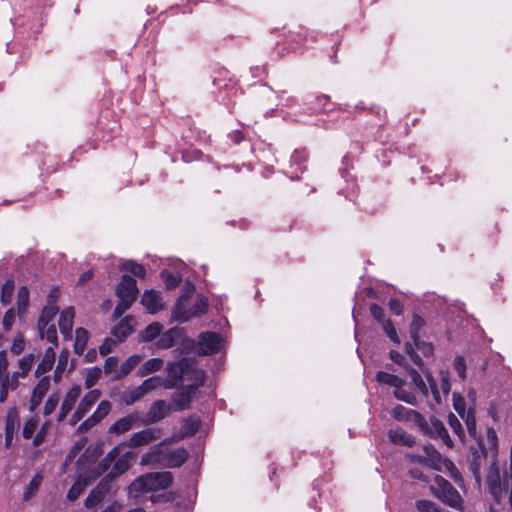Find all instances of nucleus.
<instances>
[{
	"instance_id": "obj_31",
	"label": "nucleus",
	"mask_w": 512,
	"mask_h": 512,
	"mask_svg": "<svg viewBox=\"0 0 512 512\" xmlns=\"http://www.w3.org/2000/svg\"><path fill=\"white\" fill-rule=\"evenodd\" d=\"M142 361V356L140 355H131L129 356L120 367L115 370V375L113 376L114 380L121 379L128 375L140 362Z\"/></svg>"
},
{
	"instance_id": "obj_63",
	"label": "nucleus",
	"mask_w": 512,
	"mask_h": 512,
	"mask_svg": "<svg viewBox=\"0 0 512 512\" xmlns=\"http://www.w3.org/2000/svg\"><path fill=\"white\" fill-rule=\"evenodd\" d=\"M59 403L58 394H51L45 402L43 413L45 416L52 414Z\"/></svg>"
},
{
	"instance_id": "obj_36",
	"label": "nucleus",
	"mask_w": 512,
	"mask_h": 512,
	"mask_svg": "<svg viewBox=\"0 0 512 512\" xmlns=\"http://www.w3.org/2000/svg\"><path fill=\"white\" fill-rule=\"evenodd\" d=\"M375 378L379 384L391 386L394 388L398 386H404L406 383L403 378L385 371H378Z\"/></svg>"
},
{
	"instance_id": "obj_1",
	"label": "nucleus",
	"mask_w": 512,
	"mask_h": 512,
	"mask_svg": "<svg viewBox=\"0 0 512 512\" xmlns=\"http://www.w3.org/2000/svg\"><path fill=\"white\" fill-rule=\"evenodd\" d=\"M173 482L170 472H151L137 477L129 486L130 497L137 498L140 495L168 488Z\"/></svg>"
},
{
	"instance_id": "obj_20",
	"label": "nucleus",
	"mask_w": 512,
	"mask_h": 512,
	"mask_svg": "<svg viewBox=\"0 0 512 512\" xmlns=\"http://www.w3.org/2000/svg\"><path fill=\"white\" fill-rule=\"evenodd\" d=\"M109 489L110 481L107 480V478L102 479L87 496L85 500V507L91 509L99 505L108 494Z\"/></svg>"
},
{
	"instance_id": "obj_54",
	"label": "nucleus",
	"mask_w": 512,
	"mask_h": 512,
	"mask_svg": "<svg viewBox=\"0 0 512 512\" xmlns=\"http://www.w3.org/2000/svg\"><path fill=\"white\" fill-rule=\"evenodd\" d=\"M394 396L396 399L405 403L414 405L416 403V397L413 393L403 389V386H398L394 390Z\"/></svg>"
},
{
	"instance_id": "obj_15",
	"label": "nucleus",
	"mask_w": 512,
	"mask_h": 512,
	"mask_svg": "<svg viewBox=\"0 0 512 512\" xmlns=\"http://www.w3.org/2000/svg\"><path fill=\"white\" fill-rule=\"evenodd\" d=\"M82 392L81 386L78 384H75L71 386L62 401L60 410L57 415V421L62 422L65 420V418L68 416V414L72 411V409L75 406L76 401L80 397Z\"/></svg>"
},
{
	"instance_id": "obj_26",
	"label": "nucleus",
	"mask_w": 512,
	"mask_h": 512,
	"mask_svg": "<svg viewBox=\"0 0 512 512\" xmlns=\"http://www.w3.org/2000/svg\"><path fill=\"white\" fill-rule=\"evenodd\" d=\"M194 393L195 389L188 385L180 388L173 397L174 409L180 411L188 408Z\"/></svg>"
},
{
	"instance_id": "obj_45",
	"label": "nucleus",
	"mask_w": 512,
	"mask_h": 512,
	"mask_svg": "<svg viewBox=\"0 0 512 512\" xmlns=\"http://www.w3.org/2000/svg\"><path fill=\"white\" fill-rule=\"evenodd\" d=\"M164 383L165 379H162L160 376H153L144 380L140 384V386L143 389L144 394L146 395L159 387H164Z\"/></svg>"
},
{
	"instance_id": "obj_34",
	"label": "nucleus",
	"mask_w": 512,
	"mask_h": 512,
	"mask_svg": "<svg viewBox=\"0 0 512 512\" xmlns=\"http://www.w3.org/2000/svg\"><path fill=\"white\" fill-rule=\"evenodd\" d=\"M54 362H55V352H54V347L51 346L45 350V353H44L40 363L37 365V368L35 370V375L37 377H39L42 374L49 371L52 368Z\"/></svg>"
},
{
	"instance_id": "obj_29",
	"label": "nucleus",
	"mask_w": 512,
	"mask_h": 512,
	"mask_svg": "<svg viewBox=\"0 0 512 512\" xmlns=\"http://www.w3.org/2000/svg\"><path fill=\"white\" fill-rule=\"evenodd\" d=\"M388 437L393 444L413 447L416 444L415 438L401 428L390 429Z\"/></svg>"
},
{
	"instance_id": "obj_59",
	"label": "nucleus",
	"mask_w": 512,
	"mask_h": 512,
	"mask_svg": "<svg viewBox=\"0 0 512 512\" xmlns=\"http://www.w3.org/2000/svg\"><path fill=\"white\" fill-rule=\"evenodd\" d=\"M453 368L458 374L461 381H464L466 379V361L463 356H456L453 361Z\"/></svg>"
},
{
	"instance_id": "obj_25",
	"label": "nucleus",
	"mask_w": 512,
	"mask_h": 512,
	"mask_svg": "<svg viewBox=\"0 0 512 512\" xmlns=\"http://www.w3.org/2000/svg\"><path fill=\"white\" fill-rule=\"evenodd\" d=\"M75 317V311L73 307H68L63 310L59 318V329L65 340L72 338V328Z\"/></svg>"
},
{
	"instance_id": "obj_35",
	"label": "nucleus",
	"mask_w": 512,
	"mask_h": 512,
	"mask_svg": "<svg viewBox=\"0 0 512 512\" xmlns=\"http://www.w3.org/2000/svg\"><path fill=\"white\" fill-rule=\"evenodd\" d=\"M132 319L126 317L119 321V323L112 329V335L117 341H123L133 332V326L131 324Z\"/></svg>"
},
{
	"instance_id": "obj_40",
	"label": "nucleus",
	"mask_w": 512,
	"mask_h": 512,
	"mask_svg": "<svg viewBox=\"0 0 512 512\" xmlns=\"http://www.w3.org/2000/svg\"><path fill=\"white\" fill-rule=\"evenodd\" d=\"M20 427V418L18 411L15 407L11 408L7 412L5 430L10 432H17Z\"/></svg>"
},
{
	"instance_id": "obj_49",
	"label": "nucleus",
	"mask_w": 512,
	"mask_h": 512,
	"mask_svg": "<svg viewBox=\"0 0 512 512\" xmlns=\"http://www.w3.org/2000/svg\"><path fill=\"white\" fill-rule=\"evenodd\" d=\"M87 484L88 482L85 479L79 478L69 489L67 493V499L69 501H75L83 492Z\"/></svg>"
},
{
	"instance_id": "obj_52",
	"label": "nucleus",
	"mask_w": 512,
	"mask_h": 512,
	"mask_svg": "<svg viewBox=\"0 0 512 512\" xmlns=\"http://www.w3.org/2000/svg\"><path fill=\"white\" fill-rule=\"evenodd\" d=\"M35 355L30 353V354H27L25 356H23L20 360H19V372H20V375L22 377H25L28 372L30 371L33 363L35 362Z\"/></svg>"
},
{
	"instance_id": "obj_13",
	"label": "nucleus",
	"mask_w": 512,
	"mask_h": 512,
	"mask_svg": "<svg viewBox=\"0 0 512 512\" xmlns=\"http://www.w3.org/2000/svg\"><path fill=\"white\" fill-rule=\"evenodd\" d=\"M470 459H469V469L472 472L477 483L481 481V465L482 460L487 458V448L485 447L482 440H478L475 446H471L470 448Z\"/></svg>"
},
{
	"instance_id": "obj_8",
	"label": "nucleus",
	"mask_w": 512,
	"mask_h": 512,
	"mask_svg": "<svg viewBox=\"0 0 512 512\" xmlns=\"http://www.w3.org/2000/svg\"><path fill=\"white\" fill-rule=\"evenodd\" d=\"M171 443L169 440L161 441L149 447V449L142 454L140 459L141 466H162L164 467L168 445Z\"/></svg>"
},
{
	"instance_id": "obj_61",
	"label": "nucleus",
	"mask_w": 512,
	"mask_h": 512,
	"mask_svg": "<svg viewBox=\"0 0 512 512\" xmlns=\"http://www.w3.org/2000/svg\"><path fill=\"white\" fill-rule=\"evenodd\" d=\"M37 426H38V419L35 418V417H32L30 418L29 420L26 421L24 427H23V437L25 439H30L33 437L36 429H37Z\"/></svg>"
},
{
	"instance_id": "obj_32",
	"label": "nucleus",
	"mask_w": 512,
	"mask_h": 512,
	"mask_svg": "<svg viewBox=\"0 0 512 512\" xmlns=\"http://www.w3.org/2000/svg\"><path fill=\"white\" fill-rule=\"evenodd\" d=\"M39 335L42 339L46 338L53 347L57 346V330L54 323L38 320Z\"/></svg>"
},
{
	"instance_id": "obj_17",
	"label": "nucleus",
	"mask_w": 512,
	"mask_h": 512,
	"mask_svg": "<svg viewBox=\"0 0 512 512\" xmlns=\"http://www.w3.org/2000/svg\"><path fill=\"white\" fill-rule=\"evenodd\" d=\"M391 414L395 420L413 422L417 427L425 424V417L422 414L403 405H396L392 409Z\"/></svg>"
},
{
	"instance_id": "obj_51",
	"label": "nucleus",
	"mask_w": 512,
	"mask_h": 512,
	"mask_svg": "<svg viewBox=\"0 0 512 512\" xmlns=\"http://www.w3.org/2000/svg\"><path fill=\"white\" fill-rule=\"evenodd\" d=\"M144 396H145V394L143 392V389L139 385L136 388H134L133 390H131L123 395V402L125 405L130 406V405L134 404L136 401L143 398Z\"/></svg>"
},
{
	"instance_id": "obj_56",
	"label": "nucleus",
	"mask_w": 512,
	"mask_h": 512,
	"mask_svg": "<svg viewBox=\"0 0 512 512\" xmlns=\"http://www.w3.org/2000/svg\"><path fill=\"white\" fill-rule=\"evenodd\" d=\"M14 293V282L12 280H7L2 286L1 290V302L4 305H7L11 302L12 296Z\"/></svg>"
},
{
	"instance_id": "obj_16",
	"label": "nucleus",
	"mask_w": 512,
	"mask_h": 512,
	"mask_svg": "<svg viewBox=\"0 0 512 512\" xmlns=\"http://www.w3.org/2000/svg\"><path fill=\"white\" fill-rule=\"evenodd\" d=\"M182 299L178 301L177 308L174 311V318L179 322H185L190 317H196L204 314L208 307V300L205 297H198L193 307L188 312H181Z\"/></svg>"
},
{
	"instance_id": "obj_22",
	"label": "nucleus",
	"mask_w": 512,
	"mask_h": 512,
	"mask_svg": "<svg viewBox=\"0 0 512 512\" xmlns=\"http://www.w3.org/2000/svg\"><path fill=\"white\" fill-rule=\"evenodd\" d=\"M133 457L134 454L131 451H127L120 456L118 455L114 460L111 471L105 478L111 482L115 477L126 472L131 466V460Z\"/></svg>"
},
{
	"instance_id": "obj_53",
	"label": "nucleus",
	"mask_w": 512,
	"mask_h": 512,
	"mask_svg": "<svg viewBox=\"0 0 512 512\" xmlns=\"http://www.w3.org/2000/svg\"><path fill=\"white\" fill-rule=\"evenodd\" d=\"M448 423H449L452 431L458 436L460 441L464 442V440H465L464 429H463L462 424L459 421V419L453 413L449 414Z\"/></svg>"
},
{
	"instance_id": "obj_48",
	"label": "nucleus",
	"mask_w": 512,
	"mask_h": 512,
	"mask_svg": "<svg viewBox=\"0 0 512 512\" xmlns=\"http://www.w3.org/2000/svg\"><path fill=\"white\" fill-rule=\"evenodd\" d=\"M43 477L40 474H36L25 488L23 497L25 500H29L39 489L42 483Z\"/></svg>"
},
{
	"instance_id": "obj_23",
	"label": "nucleus",
	"mask_w": 512,
	"mask_h": 512,
	"mask_svg": "<svg viewBox=\"0 0 512 512\" xmlns=\"http://www.w3.org/2000/svg\"><path fill=\"white\" fill-rule=\"evenodd\" d=\"M424 455H415L413 459L419 463H425L428 466L437 469L441 464V454L436 450L434 445L426 444L423 446Z\"/></svg>"
},
{
	"instance_id": "obj_4",
	"label": "nucleus",
	"mask_w": 512,
	"mask_h": 512,
	"mask_svg": "<svg viewBox=\"0 0 512 512\" xmlns=\"http://www.w3.org/2000/svg\"><path fill=\"white\" fill-rule=\"evenodd\" d=\"M116 294L119 298V303L114 309V316L120 317L136 300L138 294L136 281L128 275H123L116 289Z\"/></svg>"
},
{
	"instance_id": "obj_10",
	"label": "nucleus",
	"mask_w": 512,
	"mask_h": 512,
	"mask_svg": "<svg viewBox=\"0 0 512 512\" xmlns=\"http://www.w3.org/2000/svg\"><path fill=\"white\" fill-rule=\"evenodd\" d=\"M101 392L98 389H93L87 392L80 400L75 412L72 414L68 423L70 426H75L92 408V406L100 398Z\"/></svg>"
},
{
	"instance_id": "obj_2",
	"label": "nucleus",
	"mask_w": 512,
	"mask_h": 512,
	"mask_svg": "<svg viewBox=\"0 0 512 512\" xmlns=\"http://www.w3.org/2000/svg\"><path fill=\"white\" fill-rule=\"evenodd\" d=\"M487 489L488 493L493 498L496 504H499L505 497L509 496L512 488V474L508 478L504 476L501 478L500 469L496 462H492L487 475Z\"/></svg>"
},
{
	"instance_id": "obj_33",
	"label": "nucleus",
	"mask_w": 512,
	"mask_h": 512,
	"mask_svg": "<svg viewBox=\"0 0 512 512\" xmlns=\"http://www.w3.org/2000/svg\"><path fill=\"white\" fill-rule=\"evenodd\" d=\"M180 336V331L177 328H171L164 333H161L156 343L159 349H168L175 345Z\"/></svg>"
},
{
	"instance_id": "obj_44",
	"label": "nucleus",
	"mask_w": 512,
	"mask_h": 512,
	"mask_svg": "<svg viewBox=\"0 0 512 512\" xmlns=\"http://www.w3.org/2000/svg\"><path fill=\"white\" fill-rule=\"evenodd\" d=\"M119 447L120 446H115L114 448H112L107 453V455L100 461L98 465L97 476L105 472L111 466V464L114 462V460L119 454Z\"/></svg>"
},
{
	"instance_id": "obj_18",
	"label": "nucleus",
	"mask_w": 512,
	"mask_h": 512,
	"mask_svg": "<svg viewBox=\"0 0 512 512\" xmlns=\"http://www.w3.org/2000/svg\"><path fill=\"white\" fill-rule=\"evenodd\" d=\"M169 411V406L164 400L155 401L149 408L145 417L140 419L141 425H150L164 419Z\"/></svg>"
},
{
	"instance_id": "obj_58",
	"label": "nucleus",
	"mask_w": 512,
	"mask_h": 512,
	"mask_svg": "<svg viewBox=\"0 0 512 512\" xmlns=\"http://www.w3.org/2000/svg\"><path fill=\"white\" fill-rule=\"evenodd\" d=\"M381 324L384 332L390 338V340L393 341L395 344H399L400 338L398 336L396 328L394 327L393 322L390 319H387L383 321Z\"/></svg>"
},
{
	"instance_id": "obj_55",
	"label": "nucleus",
	"mask_w": 512,
	"mask_h": 512,
	"mask_svg": "<svg viewBox=\"0 0 512 512\" xmlns=\"http://www.w3.org/2000/svg\"><path fill=\"white\" fill-rule=\"evenodd\" d=\"M101 373L102 371L99 367H92L88 369L85 376V387L87 389L93 387L98 382Z\"/></svg>"
},
{
	"instance_id": "obj_28",
	"label": "nucleus",
	"mask_w": 512,
	"mask_h": 512,
	"mask_svg": "<svg viewBox=\"0 0 512 512\" xmlns=\"http://www.w3.org/2000/svg\"><path fill=\"white\" fill-rule=\"evenodd\" d=\"M307 158L308 154L305 149H296L293 153L290 166H297L296 172H290V180L299 179L300 176L297 172L303 173L307 169Z\"/></svg>"
},
{
	"instance_id": "obj_14",
	"label": "nucleus",
	"mask_w": 512,
	"mask_h": 512,
	"mask_svg": "<svg viewBox=\"0 0 512 512\" xmlns=\"http://www.w3.org/2000/svg\"><path fill=\"white\" fill-rule=\"evenodd\" d=\"M112 405L107 400H102L95 411L78 427V431L84 433L100 423L111 411Z\"/></svg>"
},
{
	"instance_id": "obj_11",
	"label": "nucleus",
	"mask_w": 512,
	"mask_h": 512,
	"mask_svg": "<svg viewBox=\"0 0 512 512\" xmlns=\"http://www.w3.org/2000/svg\"><path fill=\"white\" fill-rule=\"evenodd\" d=\"M409 374L412 379V382L416 386V388L425 396L429 393V388L431 390V393L433 395V398L437 404H441L442 397L441 393L438 390L437 383L434 380V378L431 375H427V381L429 384V387L426 385L425 381L423 380L422 376L419 374V372L413 368L409 369Z\"/></svg>"
},
{
	"instance_id": "obj_60",
	"label": "nucleus",
	"mask_w": 512,
	"mask_h": 512,
	"mask_svg": "<svg viewBox=\"0 0 512 512\" xmlns=\"http://www.w3.org/2000/svg\"><path fill=\"white\" fill-rule=\"evenodd\" d=\"M161 278L168 289H173L177 287L181 280L179 276L174 275L173 273L167 270L161 272Z\"/></svg>"
},
{
	"instance_id": "obj_50",
	"label": "nucleus",
	"mask_w": 512,
	"mask_h": 512,
	"mask_svg": "<svg viewBox=\"0 0 512 512\" xmlns=\"http://www.w3.org/2000/svg\"><path fill=\"white\" fill-rule=\"evenodd\" d=\"M424 325L425 320L421 316L413 314V318L410 324V336L412 341H416L418 337H420L419 331Z\"/></svg>"
},
{
	"instance_id": "obj_3",
	"label": "nucleus",
	"mask_w": 512,
	"mask_h": 512,
	"mask_svg": "<svg viewBox=\"0 0 512 512\" xmlns=\"http://www.w3.org/2000/svg\"><path fill=\"white\" fill-rule=\"evenodd\" d=\"M430 490L442 503L456 510H462L463 499L460 493L444 477L436 475Z\"/></svg>"
},
{
	"instance_id": "obj_38",
	"label": "nucleus",
	"mask_w": 512,
	"mask_h": 512,
	"mask_svg": "<svg viewBox=\"0 0 512 512\" xmlns=\"http://www.w3.org/2000/svg\"><path fill=\"white\" fill-rule=\"evenodd\" d=\"M163 326L159 322L149 324L143 331L140 332L139 338L142 342H151L160 336Z\"/></svg>"
},
{
	"instance_id": "obj_9",
	"label": "nucleus",
	"mask_w": 512,
	"mask_h": 512,
	"mask_svg": "<svg viewBox=\"0 0 512 512\" xmlns=\"http://www.w3.org/2000/svg\"><path fill=\"white\" fill-rule=\"evenodd\" d=\"M419 351L424 357L430 358L434 354V347L430 342H424L420 340V337L412 343H406V353L412 360V362L418 367L423 366L421 356L418 354Z\"/></svg>"
},
{
	"instance_id": "obj_46",
	"label": "nucleus",
	"mask_w": 512,
	"mask_h": 512,
	"mask_svg": "<svg viewBox=\"0 0 512 512\" xmlns=\"http://www.w3.org/2000/svg\"><path fill=\"white\" fill-rule=\"evenodd\" d=\"M20 376L19 371H15L11 376L8 373L0 374V386L10 388L13 391L19 386L18 378Z\"/></svg>"
},
{
	"instance_id": "obj_12",
	"label": "nucleus",
	"mask_w": 512,
	"mask_h": 512,
	"mask_svg": "<svg viewBox=\"0 0 512 512\" xmlns=\"http://www.w3.org/2000/svg\"><path fill=\"white\" fill-rule=\"evenodd\" d=\"M223 339L215 332H203L198 337V354L211 355L220 351Z\"/></svg>"
},
{
	"instance_id": "obj_19",
	"label": "nucleus",
	"mask_w": 512,
	"mask_h": 512,
	"mask_svg": "<svg viewBox=\"0 0 512 512\" xmlns=\"http://www.w3.org/2000/svg\"><path fill=\"white\" fill-rule=\"evenodd\" d=\"M138 421H140L138 413L135 412L128 414L117 419L112 425H110L108 433L114 436L123 435L129 432Z\"/></svg>"
},
{
	"instance_id": "obj_47",
	"label": "nucleus",
	"mask_w": 512,
	"mask_h": 512,
	"mask_svg": "<svg viewBox=\"0 0 512 512\" xmlns=\"http://www.w3.org/2000/svg\"><path fill=\"white\" fill-rule=\"evenodd\" d=\"M121 269L129 271L133 275L140 277V278H144L145 274H146L145 268L141 264L136 263L131 260L124 261L121 264Z\"/></svg>"
},
{
	"instance_id": "obj_5",
	"label": "nucleus",
	"mask_w": 512,
	"mask_h": 512,
	"mask_svg": "<svg viewBox=\"0 0 512 512\" xmlns=\"http://www.w3.org/2000/svg\"><path fill=\"white\" fill-rule=\"evenodd\" d=\"M418 427L425 436L433 439H440L448 448L453 447V441L444 423L436 416H430L428 420L425 419V424Z\"/></svg>"
},
{
	"instance_id": "obj_21",
	"label": "nucleus",
	"mask_w": 512,
	"mask_h": 512,
	"mask_svg": "<svg viewBox=\"0 0 512 512\" xmlns=\"http://www.w3.org/2000/svg\"><path fill=\"white\" fill-rule=\"evenodd\" d=\"M50 388V378L42 377L34 387L29 401L30 411H35Z\"/></svg>"
},
{
	"instance_id": "obj_62",
	"label": "nucleus",
	"mask_w": 512,
	"mask_h": 512,
	"mask_svg": "<svg viewBox=\"0 0 512 512\" xmlns=\"http://www.w3.org/2000/svg\"><path fill=\"white\" fill-rule=\"evenodd\" d=\"M416 507L421 512H442L441 509L430 500H418Z\"/></svg>"
},
{
	"instance_id": "obj_39",
	"label": "nucleus",
	"mask_w": 512,
	"mask_h": 512,
	"mask_svg": "<svg viewBox=\"0 0 512 512\" xmlns=\"http://www.w3.org/2000/svg\"><path fill=\"white\" fill-rule=\"evenodd\" d=\"M89 334L84 328H77L75 332L74 351L78 355H82L88 342Z\"/></svg>"
},
{
	"instance_id": "obj_6",
	"label": "nucleus",
	"mask_w": 512,
	"mask_h": 512,
	"mask_svg": "<svg viewBox=\"0 0 512 512\" xmlns=\"http://www.w3.org/2000/svg\"><path fill=\"white\" fill-rule=\"evenodd\" d=\"M188 367L189 359L187 358L168 363L167 377L165 378L164 388L172 389L175 388L180 382L185 381Z\"/></svg>"
},
{
	"instance_id": "obj_64",
	"label": "nucleus",
	"mask_w": 512,
	"mask_h": 512,
	"mask_svg": "<svg viewBox=\"0 0 512 512\" xmlns=\"http://www.w3.org/2000/svg\"><path fill=\"white\" fill-rule=\"evenodd\" d=\"M486 439L489 445V449L493 454H496L498 448V439L496 431L493 428H487Z\"/></svg>"
},
{
	"instance_id": "obj_37",
	"label": "nucleus",
	"mask_w": 512,
	"mask_h": 512,
	"mask_svg": "<svg viewBox=\"0 0 512 512\" xmlns=\"http://www.w3.org/2000/svg\"><path fill=\"white\" fill-rule=\"evenodd\" d=\"M163 366L164 361L161 358H151L143 363V365L137 370L136 374L139 377H144L160 371Z\"/></svg>"
},
{
	"instance_id": "obj_41",
	"label": "nucleus",
	"mask_w": 512,
	"mask_h": 512,
	"mask_svg": "<svg viewBox=\"0 0 512 512\" xmlns=\"http://www.w3.org/2000/svg\"><path fill=\"white\" fill-rule=\"evenodd\" d=\"M340 173H341V177L348 184L347 192L345 193V197L349 200L354 201L355 200L354 198L356 197L357 190H358L356 181L353 178H349L350 175H349L347 168L340 169Z\"/></svg>"
},
{
	"instance_id": "obj_24",
	"label": "nucleus",
	"mask_w": 512,
	"mask_h": 512,
	"mask_svg": "<svg viewBox=\"0 0 512 512\" xmlns=\"http://www.w3.org/2000/svg\"><path fill=\"white\" fill-rule=\"evenodd\" d=\"M141 303L146 308V310L151 314L157 313L164 307V303L160 295V292L156 290L145 291L144 294L142 295Z\"/></svg>"
},
{
	"instance_id": "obj_27",
	"label": "nucleus",
	"mask_w": 512,
	"mask_h": 512,
	"mask_svg": "<svg viewBox=\"0 0 512 512\" xmlns=\"http://www.w3.org/2000/svg\"><path fill=\"white\" fill-rule=\"evenodd\" d=\"M188 458V452L185 448L167 449L164 467L177 468L180 467Z\"/></svg>"
},
{
	"instance_id": "obj_57",
	"label": "nucleus",
	"mask_w": 512,
	"mask_h": 512,
	"mask_svg": "<svg viewBox=\"0 0 512 512\" xmlns=\"http://www.w3.org/2000/svg\"><path fill=\"white\" fill-rule=\"evenodd\" d=\"M453 407L461 418L468 415L465 399L458 393H453Z\"/></svg>"
},
{
	"instance_id": "obj_30",
	"label": "nucleus",
	"mask_w": 512,
	"mask_h": 512,
	"mask_svg": "<svg viewBox=\"0 0 512 512\" xmlns=\"http://www.w3.org/2000/svg\"><path fill=\"white\" fill-rule=\"evenodd\" d=\"M191 382L187 384L189 387H193V389H197L202 386L205 381V372L202 369L196 368L194 365V361L189 359V367L187 370L186 380Z\"/></svg>"
},
{
	"instance_id": "obj_43",
	"label": "nucleus",
	"mask_w": 512,
	"mask_h": 512,
	"mask_svg": "<svg viewBox=\"0 0 512 512\" xmlns=\"http://www.w3.org/2000/svg\"><path fill=\"white\" fill-rule=\"evenodd\" d=\"M466 424L468 434L475 440H482L477 435V426H476V418L475 411L472 408L468 409V415L462 418Z\"/></svg>"
},
{
	"instance_id": "obj_42",
	"label": "nucleus",
	"mask_w": 512,
	"mask_h": 512,
	"mask_svg": "<svg viewBox=\"0 0 512 512\" xmlns=\"http://www.w3.org/2000/svg\"><path fill=\"white\" fill-rule=\"evenodd\" d=\"M16 304L18 314L21 316L26 312L29 305V290L27 289V287L22 286L18 289Z\"/></svg>"
},
{
	"instance_id": "obj_7",
	"label": "nucleus",
	"mask_w": 512,
	"mask_h": 512,
	"mask_svg": "<svg viewBox=\"0 0 512 512\" xmlns=\"http://www.w3.org/2000/svg\"><path fill=\"white\" fill-rule=\"evenodd\" d=\"M162 434L163 430L161 428L147 427L132 433L125 445L132 449L143 447L160 439Z\"/></svg>"
}]
</instances>
